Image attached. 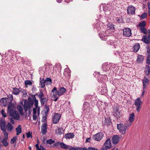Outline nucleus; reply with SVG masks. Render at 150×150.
Returning a JSON list of instances; mask_svg holds the SVG:
<instances>
[{"instance_id": "44", "label": "nucleus", "mask_w": 150, "mask_h": 150, "mask_svg": "<svg viewBox=\"0 0 150 150\" xmlns=\"http://www.w3.org/2000/svg\"><path fill=\"white\" fill-rule=\"evenodd\" d=\"M25 86L29 85V86H32V83L31 81L30 80H26L25 81Z\"/></svg>"}, {"instance_id": "54", "label": "nucleus", "mask_w": 150, "mask_h": 150, "mask_svg": "<svg viewBox=\"0 0 150 150\" xmlns=\"http://www.w3.org/2000/svg\"><path fill=\"white\" fill-rule=\"evenodd\" d=\"M23 96H27V93H26V91L25 89H21V90H20Z\"/></svg>"}, {"instance_id": "9", "label": "nucleus", "mask_w": 150, "mask_h": 150, "mask_svg": "<svg viewBox=\"0 0 150 150\" xmlns=\"http://www.w3.org/2000/svg\"><path fill=\"white\" fill-rule=\"evenodd\" d=\"M142 81L143 84V90H145V89H146L149 85V80L145 76H144Z\"/></svg>"}, {"instance_id": "41", "label": "nucleus", "mask_w": 150, "mask_h": 150, "mask_svg": "<svg viewBox=\"0 0 150 150\" xmlns=\"http://www.w3.org/2000/svg\"><path fill=\"white\" fill-rule=\"evenodd\" d=\"M2 130L3 132V133L4 134V138L6 139H8V133L6 131V129Z\"/></svg>"}, {"instance_id": "40", "label": "nucleus", "mask_w": 150, "mask_h": 150, "mask_svg": "<svg viewBox=\"0 0 150 150\" xmlns=\"http://www.w3.org/2000/svg\"><path fill=\"white\" fill-rule=\"evenodd\" d=\"M147 14L146 13H142L141 16H139L140 17V19L142 20L146 18L147 17Z\"/></svg>"}, {"instance_id": "6", "label": "nucleus", "mask_w": 150, "mask_h": 150, "mask_svg": "<svg viewBox=\"0 0 150 150\" xmlns=\"http://www.w3.org/2000/svg\"><path fill=\"white\" fill-rule=\"evenodd\" d=\"M61 115L58 113H55L53 116L52 117V121L54 124L58 123L60 119Z\"/></svg>"}, {"instance_id": "25", "label": "nucleus", "mask_w": 150, "mask_h": 150, "mask_svg": "<svg viewBox=\"0 0 150 150\" xmlns=\"http://www.w3.org/2000/svg\"><path fill=\"white\" fill-rule=\"evenodd\" d=\"M140 46L139 43H136L133 46V52L136 53L137 52L140 48Z\"/></svg>"}, {"instance_id": "24", "label": "nucleus", "mask_w": 150, "mask_h": 150, "mask_svg": "<svg viewBox=\"0 0 150 150\" xmlns=\"http://www.w3.org/2000/svg\"><path fill=\"white\" fill-rule=\"evenodd\" d=\"M71 70L69 69H65L64 73V75L67 77H69L71 75Z\"/></svg>"}, {"instance_id": "34", "label": "nucleus", "mask_w": 150, "mask_h": 150, "mask_svg": "<svg viewBox=\"0 0 150 150\" xmlns=\"http://www.w3.org/2000/svg\"><path fill=\"white\" fill-rule=\"evenodd\" d=\"M16 135H18L20 133H21V126L19 125L18 126V127L16 129Z\"/></svg>"}, {"instance_id": "29", "label": "nucleus", "mask_w": 150, "mask_h": 150, "mask_svg": "<svg viewBox=\"0 0 150 150\" xmlns=\"http://www.w3.org/2000/svg\"><path fill=\"white\" fill-rule=\"evenodd\" d=\"M40 85L41 88H44L45 86V83L44 79L40 78Z\"/></svg>"}, {"instance_id": "27", "label": "nucleus", "mask_w": 150, "mask_h": 150, "mask_svg": "<svg viewBox=\"0 0 150 150\" xmlns=\"http://www.w3.org/2000/svg\"><path fill=\"white\" fill-rule=\"evenodd\" d=\"M18 110L19 112L20 115H24L23 109L21 105H18L17 107Z\"/></svg>"}, {"instance_id": "3", "label": "nucleus", "mask_w": 150, "mask_h": 150, "mask_svg": "<svg viewBox=\"0 0 150 150\" xmlns=\"http://www.w3.org/2000/svg\"><path fill=\"white\" fill-rule=\"evenodd\" d=\"M66 91V90L64 88L60 87L58 91H57L56 87H54L52 90V92L53 93V96L54 98H55L54 100L56 101L59 96H60L63 95Z\"/></svg>"}, {"instance_id": "22", "label": "nucleus", "mask_w": 150, "mask_h": 150, "mask_svg": "<svg viewBox=\"0 0 150 150\" xmlns=\"http://www.w3.org/2000/svg\"><path fill=\"white\" fill-rule=\"evenodd\" d=\"M111 123V121L109 118H105L104 122H103V125H110Z\"/></svg>"}, {"instance_id": "43", "label": "nucleus", "mask_w": 150, "mask_h": 150, "mask_svg": "<svg viewBox=\"0 0 150 150\" xmlns=\"http://www.w3.org/2000/svg\"><path fill=\"white\" fill-rule=\"evenodd\" d=\"M61 129L59 127H57V129L55 130V132L58 134H63L62 132L61 131Z\"/></svg>"}, {"instance_id": "49", "label": "nucleus", "mask_w": 150, "mask_h": 150, "mask_svg": "<svg viewBox=\"0 0 150 150\" xmlns=\"http://www.w3.org/2000/svg\"><path fill=\"white\" fill-rule=\"evenodd\" d=\"M90 106V104L87 102H86L84 103L83 106L84 108L85 109H86L87 108L89 107Z\"/></svg>"}, {"instance_id": "8", "label": "nucleus", "mask_w": 150, "mask_h": 150, "mask_svg": "<svg viewBox=\"0 0 150 150\" xmlns=\"http://www.w3.org/2000/svg\"><path fill=\"white\" fill-rule=\"evenodd\" d=\"M142 103V101L140 98H138L136 99L134 101L135 105L137 107L136 110L137 112L140 111V108L141 107V105Z\"/></svg>"}, {"instance_id": "23", "label": "nucleus", "mask_w": 150, "mask_h": 150, "mask_svg": "<svg viewBox=\"0 0 150 150\" xmlns=\"http://www.w3.org/2000/svg\"><path fill=\"white\" fill-rule=\"evenodd\" d=\"M144 59V57L142 55H138L137 60V63H140L143 61Z\"/></svg>"}, {"instance_id": "39", "label": "nucleus", "mask_w": 150, "mask_h": 150, "mask_svg": "<svg viewBox=\"0 0 150 150\" xmlns=\"http://www.w3.org/2000/svg\"><path fill=\"white\" fill-rule=\"evenodd\" d=\"M122 113L120 111L119 112H117L115 114H114V116L116 117V118L118 119L120 118L122 116Z\"/></svg>"}, {"instance_id": "60", "label": "nucleus", "mask_w": 150, "mask_h": 150, "mask_svg": "<svg viewBox=\"0 0 150 150\" xmlns=\"http://www.w3.org/2000/svg\"><path fill=\"white\" fill-rule=\"evenodd\" d=\"M47 117L45 116H43L42 117V120H41V121L42 122H45L46 120Z\"/></svg>"}, {"instance_id": "63", "label": "nucleus", "mask_w": 150, "mask_h": 150, "mask_svg": "<svg viewBox=\"0 0 150 150\" xmlns=\"http://www.w3.org/2000/svg\"><path fill=\"white\" fill-rule=\"evenodd\" d=\"M40 150H46V149L42 146L41 145H40Z\"/></svg>"}, {"instance_id": "56", "label": "nucleus", "mask_w": 150, "mask_h": 150, "mask_svg": "<svg viewBox=\"0 0 150 150\" xmlns=\"http://www.w3.org/2000/svg\"><path fill=\"white\" fill-rule=\"evenodd\" d=\"M146 54H147V56H150V48L148 47L147 48Z\"/></svg>"}, {"instance_id": "47", "label": "nucleus", "mask_w": 150, "mask_h": 150, "mask_svg": "<svg viewBox=\"0 0 150 150\" xmlns=\"http://www.w3.org/2000/svg\"><path fill=\"white\" fill-rule=\"evenodd\" d=\"M55 142V141L54 140H53L51 139H50L48 140H47L46 141V143L47 144H51L53 143H54Z\"/></svg>"}, {"instance_id": "4", "label": "nucleus", "mask_w": 150, "mask_h": 150, "mask_svg": "<svg viewBox=\"0 0 150 150\" xmlns=\"http://www.w3.org/2000/svg\"><path fill=\"white\" fill-rule=\"evenodd\" d=\"M132 124L131 123H129L128 121L126 122L124 124H117V128L120 133L124 135L126 133L127 129Z\"/></svg>"}, {"instance_id": "64", "label": "nucleus", "mask_w": 150, "mask_h": 150, "mask_svg": "<svg viewBox=\"0 0 150 150\" xmlns=\"http://www.w3.org/2000/svg\"><path fill=\"white\" fill-rule=\"evenodd\" d=\"M35 146L36 147V149L37 150H40V148L39 147V145L38 144H37L35 145Z\"/></svg>"}, {"instance_id": "2", "label": "nucleus", "mask_w": 150, "mask_h": 150, "mask_svg": "<svg viewBox=\"0 0 150 150\" xmlns=\"http://www.w3.org/2000/svg\"><path fill=\"white\" fill-rule=\"evenodd\" d=\"M15 109L14 105H8L7 112L9 113V115L14 119L18 120L20 118V115L18 112L14 110Z\"/></svg>"}, {"instance_id": "57", "label": "nucleus", "mask_w": 150, "mask_h": 150, "mask_svg": "<svg viewBox=\"0 0 150 150\" xmlns=\"http://www.w3.org/2000/svg\"><path fill=\"white\" fill-rule=\"evenodd\" d=\"M61 142H57L56 143H54L53 145L52 146H51V147H53V146H58L59 145H60V143H61Z\"/></svg>"}, {"instance_id": "19", "label": "nucleus", "mask_w": 150, "mask_h": 150, "mask_svg": "<svg viewBox=\"0 0 150 150\" xmlns=\"http://www.w3.org/2000/svg\"><path fill=\"white\" fill-rule=\"evenodd\" d=\"M74 136L73 133H69L65 134L64 137L66 139H70L73 138Z\"/></svg>"}, {"instance_id": "13", "label": "nucleus", "mask_w": 150, "mask_h": 150, "mask_svg": "<svg viewBox=\"0 0 150 150\" xmlns=\"http://www.w3.org/2000/svg\"><path fill=\"white\" fill-rule=\"evenodd\" d=\"M120 137L119 136L117 135H114L112 137L111 140L113 144H116L119 141Z\"/></svg>"}, {"instance_id": "32", "label": "nucleus", "mask_w": 150, "mask_h": 150, "mask_svg": "<svg viewBox=\"0 0 150 150\" xmlns=\"http://www.w3.org/2000/svg\"><path fill=\"white\" fill-rule=\"evenodd\" d=\"M45 81L46 84L47 85H50L52 83V79L49 77L46 78Z\"/></svg>"}, {"instance_id": "5", "label": "nucleus", "mask_w": 150, "mask_h": 150, "mask_svg": "<svg viewBox=\"0 0 150 150\" xmlns=\"http://www.w3.org/2000/svg\"><path fill=\"white\" fill-rule=\"evenodd\" d=\"M112 144L110 139H107L105 142L103 146L101 148V150H107L111 148Z\"/></svg>"}, {"instance_id": "10", "label": "nucleus", "mask_w": 150, "mask_h": 150, "mask_svg": "<svg viewBox=\"0 0 150 150\" xmlns=\"http://www.w3.org/2000/svg\"><path fill=\"white\" fill-rule=\"evenodd\" d=\"M127 13L129 15H133L135 14V8L132 6H129L127 9Z\"/></svg>"}, {"instance_id": "15", "label": "nucleus", "mask_w": 150, "mask_h": 150, "mask_svg": "<svg viewBox=\"0 0 150 150\" xmlns=\"http://www.w3.org/2000/svg\"><path fill=\"white\" fill-rule=\"evenodd\" d=\"M142 41L146 44H148L150 43V36L143 35L142 38Z\"/></svg>"}, {"instance_id": "51", "label": "nucleus", "mask_w": 150, "mask_h": 150, "mask_svg": "<svg viewBox=\"0 0 150 150\" xmlns=\"http://www.w3.org/2000/svg\"><path fill=\"white\" fill-rule=\"evenodd\" d=\"M25 134L27 138H32V132H29L28 133H26Z\"/></svg>"}, {"instance_id": "46", "label": "nucleus", "mask_w": 150, "mask_h": 150, "mask_svg": "<svg viewBox=\"0 0 150 150\" xmlns=\"http://www.w3.org/2000/svg\"><path fill=\"white\" fill-rule=\"evenodd\" d=\"M69 150H82V148L80 147H75L71 146L69 149Z\"/></svg>"}, {"instance_id": "30", "label": "nucleus", "mask_w": 150, "mask_h": 150, "mask_svg": "<svg viewBox=\"0 0 150 150\" xmlns=\"http://www.w3.org/2000/svg\"><path fill=\"white\" fill-rule=\"evenodd\" d=\"M134 114L133 112H132L129 115V120L130 122H129V123H132V122L134 120Z\"/></svg>"}, {"instance_id": "36", "label": "nucleus", "mask_w": 150, "mask_h": 150, "mask_svg": "<svg viewBox=\"0 0 150 150\" xmlns=\"http://www.w3.org/2000/svg\"><path fill=\"white\" fill-rule=\"evenodd\" d=\"M60 147L61 148L66 149H68L69 148L68 145L62 142L60 143Z\"/></svg>"}, {"instance_id": "1", "label": "nucleus", "mask_w": 150, "mask_h": 150, "mask_svg": "<svg viewBox=\"0 0 150 150\" xmlns=\"http://www.w3.org/2000/svg\"><path fill=\"white\" fill-rule=\"evenodd\" d=\"M33 101L35 103L34 105L35 108H37L38 105V100L36 99V97L34 96H33L32 98L30 97H29L28 98V100H25L24 101V108L25 112H26L28 110H29V115L31 114V111H30V110L33 105Z\"/></svg>"}, {"instance_id": "33", "label": "nucleus", "mask_w": 150, "mask_h": 150, "mask_svg": "<svg viewBox=\"0 0 150 150\" xmlns=\"http://www.w3.org/2000/svg\"><path fill=\"white\" fill-rule=\"evenodd\" d=\"M45 70L48 72H51L52 69V65H47L45 67Z\"/></svg>"}, {"instance_id": "62", "label": "nucleus", "mask_w": 150, "mask_h": 150, "mask_svg": "<svg viewBox=\"0 0 150 150\" xmlns=\"http://www.w3.org/2000/svg\"><path fill=\"white\" fill-rule=\"evenodd\" d=\"M88 149V150H98L97 149L94 147H89Z\"/></svg>"}, {"instance_id": "18", "label": "nucleus", "mask_w": 150, "mask_h": 150, "mask_svg": "<svg viewBox=\"0 0 150 150\" xmlns=\"http://www.w3.org/2000/svg\"><path fill=\"white\" fill-rule=\"evenodd\" d=\"M7 98H6L7 99L8 103L9 104L8 105H14V104L12 103V102L13 100V96L12 95L9 94L7 95Z\"/></svg>"}, {"instance_id": "48", "label": "nucleus", "mask_w": 150, "mask_h": 150, "mask_svg": "<svg viewBox=\"0 0 150 150\" xmlns=\"http://www.w3.org/2000/svg\"><path fill=\"white\" fill-rule=\"evenodd\" d=\"M108 44L110 45H113L115 47V48L116 47H115V42H114L112 40H109L108 41Z\"/></svg>"}, {"instance_id": "61", "label": "nucleus", "mask_w": 150, "mask_h": 150, "mask_svg": "<svg viewBox=\"0 0 150 150\" xmlns=\"http://www.w3.org/2000/svg\"><path fill=\"white\" fill-rule=\"evenodd\" d=\"M33 120L35 121L36 120L37 117V116L36 114L33 115Z\"/></svg>"}, {"instance_id": "28", "label": "nucleus", "mask_w": 150, "mask_h": 150, "mask_svg": "<svg viewBox=\"0 0 150 150\" xmlns=\"http://www.w3.org/2000/svg\"><path fill=\"white\" fill-rule=\"evenodd\" d=\"M48 100V99L46 98H42L40 99V102L42 105H44Z\"/></svg>"}, {"instance_id": "59", "label": "nucleus", "mask_w": 150, "mask_h": 150, "mask_svg": "<svg viewBox=\"0 0 150 150\" xmlns=\"http://www.w3.org/2000/svg\"><path fill=\"white\" fill-rule=\"evenodd\" d=\"M9 120L10 122L11 123V124H14L15 123V121L13 120V118L11 117L10 118Z\"/></svg>"}, {"instance_id": "42", "label": "nucleus", "mask_w": 150, "mask_h": 150, "mask_svg": "<svg viewBox=\"0 0 150 150\" xmlns=\"http://www.w3.org/2000/svg\"><path fill=\"white\" fill-rule=\"evenodd\" d=\"M38 96L40 99L43 98L44 96V94L42 91H40L39 92H38Z\"/></svg>"}, {"instance_id": "35", "label": "nucleus", "mask_w": 150, "mask_h": 150, "mask_svg": "<svg viewBox=\"0 0 150 150\" xmlns=\"http://www.w3.org/2000/svg\"><path fill=\"white\" fill-rule=\"evenodd\" d=\"M139 29L141 33H143L145 35L147 34V30L145 27L139 28Z\"/></svg>"}, {"instance_id": "17", "label": "nucleus", "mask_w": 150, "mask_h": 150, "mask_svg": "<svg viewBox=\"0 0 150 150\" xmlns=\"http://www.w3.org/2000/svg\"><path fill=\"white\" fill-rule=\"evenodd\" d=\"M0 102L1 103V105L3 106H6L8 103L7 99L4 98L0 99Z\"/></svg>"}, {"instance_id": "58", "label": "nucleus", "mask_w": 150, "mask_h": 150, "mask_svg": "<svg viewBox=\"0 0 150 150\" xmlns=\"http://www.w3.org/2000/svg\"><path fill=\"white\" fill-rule=\"evenodd\" d=\"M100 37L102 40H106L107 37L106 36L103 35L102 36L100 35Z\"/></svg>"}, {"instance_id": "16", "label": "nucleus", "mask_w": 150, "mask_h": 150, "mask_svg": "<svg viewBox=\"0 0 150 150\" xmlns=\"http://www.w3.org/2000/svg\"><path fill=\"white\" fill-rule=\"evenodd\" d=\"M96 77L99 83H104V78L103 77V76L99 74V73L97 74H96Z\"/></svg>"}, {"instance_id": "55", "label": "nucleus", "mask_w": 150, "mask_h": 150, "mask_svg": "<svg viewBox=\"0 0 150 150\" xmlns=\"http://www.w3.org/2000/svg\"><path fill=\"white\" fill-rule=\"evenodd\" d=\"M113 111L114 113V114H115L117 112H119L120 110H119V108L118 107H116L113 108Z\"/></svg>"}, {"instance_id": "50", "label": "nucleus", "mask_w": 150, "mask_h": 150, "mask_svg": "<svg viewBox=\"0 0 150 150\" xmlns=\"http://www.w3.org/2000/svg\"><path fill=\"white\" fill-rule=\"evenodd\" d=\"M45 109L46 110V111H45V114L48 113L49 110V106L47 104L45 105Z\"/></svg>"}, {"instance_id": "37", "label": "nucleus", "mask_w": 150, "mask_h": 150, "mask_svg": "<svg viewBox=\"0 0 150 150\" xmlns=\"http://www.w3.org/2000/svg\"><path fill=\"white\" fill-rule=\"evenodd\" d=\"M103 68L104 71L108 70L110 69V66L108 64H104L103 66Z\"/></svg>"}, {"instance_id": "20", "label": "nucleus", "mask_w": 150, "mask_h": 150, "mask_svg": "<svg viewBox=\"0 0 150 150\" xmlns=\"http://www.w3.org/2000/svg\"><path fill=\"white\" fill-rule=\"evenodd\" d=\"M6 127L7 129V131L8 132L12 131L13 128V126L10 122H8L7 123Z\"/></svg>"}, {"instance_id": "12", "label": "nucleus", "mask_w": 150, "mask_h": 150, "mask_svg": "<svg viewBox=\"0 0 150 150\" xmlns=\"http://www.w3.org/2000/svg\"><path fill=\"white\" fill-rule=\"evenodd\" d=\"M6 123L4 118L1 117L0 119V127L1 130L6 129Z\"/></svg>"}, {"instance_id": "11", "label": "nucleus", "mask_w": 150, "mask_h": 150, "mask_svg": "<svg viewBox=\"0 0 150 150\" xmlns=\"http://www.w3.org/2000/svg\"><path fill=\"white\" fill-rule=\"evenodd\" d=\"M47 126L46 123H43L41 126V132L43 134H45L47 132Z\"/></svg>"}, {"instance_id": "45", "label": "nucleus", "mask_w": 150, "mask_h": 150, "mask_svg": "<svg viewBox=\"0 0 150 150\" xmlns=\"http://www.w3.org/2000/svg\"><path fill=\"white\" fill-rule=\"evenodd\" d=\"M7 139H4L1 142L3 145L5 146H7L8 144V143L7 142Z\"/></svg>"}, {"instance_id": "7", "label": "nucleus", "mask_w": 150, "mask_h": 150, "mask_svg": "<svg viewBox=\"0 0 150 150\" xmlns=\"http://www.w3.org/2000/svg\"><path fill=\"white\" fill-rule=\"evenodd\" d=\"M123 35L124 37H129L132 35L131 30L129 28H125L123 30Z\"/></svg>"}, {"instance_id": "14", "label": "nucleus", "mask_w": 150, "mask_h": 150, "mask_svg": "<svg viewBox=\"0 0 150 150\" xmlns=\"http://www.w3.org/2000/svg\"><path fill=\"white\" fill-rule=\"evenodd\" d=\"M103 135L101 133H98L93 136V138L97 141H100L103 138Z\"/></svg>"}, {"instance_id": "26", "label": "nucleus", "mask_w": 150, "mask_h": 150, "mask_svg": "<svg viewBox=\"0 0 150 150\" xmlns=\"http://www.w3.org/2000/svg\"><path fill=\"white\" fill-rule=\"evenodd\" d=\"M12 89L13 90L12 94L14 95H17L21 92V91L19 88L16 87L13 88Z\"/></svg>"}, {"instance_id": "21", "label": "nucleus", "mask_w": 150, "mask_h": 150, "mask_svg": "<svg viewBox=\"0 0 150 150\" xmlns=\"http://www.w3.org/2000/svg\"><path fill=\"white\" fill-rule=\"evenodd\" d=\"M145 74L148 76L150 74V66L146 65L144 70Z\"/></svg>"}, {"instance_id": "53", "label": "nucleus", "mask_w": 150, "mask_h": 150, "mask_svg": "<svg viewBox=\"0 0 150 150\" xmlns=\"http://www.w3.org/2000/svg\"><path fill=\"white\" fill-rule=\"evenodd\" d=\"M17 138V136H15L14 137H13L11 140V143L12 144H13L16 141Z\"/></svg>"}, {"instance_id": "31", "label": "nucleus", "mask_w": 150, "mask_h": 150, "mask_svg": "<svg viewBox=\"0 0 150 150\" xmlns=\"http://www.w3.org/2000/svg\"><path fill=\"white\" fill-rule=\"evenodd\" d=\"M107 90L106 89V87L104 86H102L100 88V93L101 94H103L107 93Z\"/></svg>"}, {"instance_id": "52", "label": "nucleus", "mask_w": 150, "mask_h": 150, "mask_svg": "<svg viewBox=\"0 0 150 150\" xmlns=\"http://www.w3.org/2000/svg\"><path fill=\"white\" fill-rule=\"evenodd\" d=\"M1 114L2 116L4 117H7V115L5 112L4 110L3 109L1 110Z\"/></svg>"}, {"instance_id": "38", "label": "nucleus", "mask_w": 150, "mask_h": 150, "mask_svg": "<svg viewBox=\"0 0 150 150\" xmlns=\"http://www.w3.org/2000/svg\"><path fill=\"white\" fill-rule=\"evenodd\" d=\"M146 25V22L145 21L140 22L138 25L139 28L145 27Z\"/></svg>"}]
</instances>
